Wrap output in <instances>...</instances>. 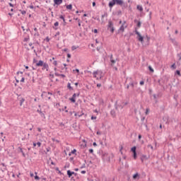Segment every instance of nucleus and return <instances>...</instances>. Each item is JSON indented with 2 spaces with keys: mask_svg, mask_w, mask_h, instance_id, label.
Masks as SVG:
<instances>
[{
  "mask_svg": "<svg viewBox=\"0 0 181 181\" xmlns=\"http://www.w3.org/2000/svg\"><path fill=\"white\" fill-rule=\"evenodd\" d=\"M115 5L121 6L122 9H127V8H128V3L124 2V0H112L108 4V6L110 9H112Z\"/></svg>",
  "mask_w": 181,
  "mask_h": 181,
  "instance_id": "1",
  "label": "nucleus"
},
{
  "mask_svg": "<svg viewBox=\"0 0 181 181\" xmlns=\"http://www.w3.org/2000/svg\"><path fill=\"white\" fill-rule=\"evenodd\" d=\"M107 29L110 30V32H111V33L115 32V28H114V23H112V21H108Z\"/></svg>",
  "mask_w": 181,
  "mask_h": 181,
  "instance_id": "2",
  "label": "nucleus"
},
{
  "mask_svg": "<svg viewBox=\"0 0 181 181\" xmlns=\"http://www.w3.org/2000/svg\"><path fill=\"white\" fill-rule=\"evenodd\" d=\"M135 33L138 36L137 39L139 42H141V43H144V37L141 35V33L136 30H135Z\"/></svg>",
  "mask_w": 181,
  "mask_h": 181,
  "instance_id": "3",
  "label": "nucleus"
},
{
  "mask_svg": "<svg viewBox=\"0 0 181 181\" xmlns=\"http://www.w3.org/2000/svg\"><path fill=\"white\" fill-rule=\"evenodd\" d=\"M108 158V153H102V159H103V162H105V160H106V162H110V157H109L108 158Z\"/></svg>",
  "mask_w": 181,
  "mask_h": 181,
  "instance_id": "4",
  "label": "nucleus"
},
{
  "mask_svg": "<svg viewBox=\"0 0 181 181\" xmlns=\"http://www.w3.org/2000/svg\"><path fill=\"white\" fill-rule=\"evenodd\" d=\"M125 23H127V21H124L122 24V25L120 26V28L118 30V32H122L124 33V31L125 30V29H127V28L128 27V25H125Z\"/></svg>",
  "mask_w": 181,
  "mask_h": 181,
  "instance_id": "5",
  "label": "nucleus"
},
{
  "mask_svg": "<svg viewBox=\"0 0 181 181\" xmlns=\"http://www.w3.org/2000/svg\"><path fill=\"white\" fill-rule=\"evenodd\" d=\"M131 152L133 153V158L134 160L136 159L137 158V154H136V146H133L132 148H131Z\"/></svg>",
  "mask_w": 181,
  "mask_h": 181,
  "instance_id": "6",
  "label": "nucleus"
},
{
  "mask_svg": "<svg viewBox=\"0 0 181 181\" xmlns=\"http://www.w3.org/2000/svg\"><path fill=\"white\" fill-rule=\"evenodd\" d=\"M80 96V93H74L72 97L71 98H69V100H71V103H76V97H79Z\"/></svg>",
  "mask_w": 181,
  "mask_h": 181,
  "instance_id": "7",
  "label": "nucleus"
},
{
  "mask_svg": "<svg viewBox=\"0 0 181 181\" xmlns=\"http://www.w3.org/2000/svg\"><path fill=\"white\" fill-rule=\"evenodd\" d=\"M66 175L68 176V177H71V176H73V175H74V176H77V173H74V171H71L70 170H68L66 171Z\"/></svg>",
  "mask_w": 181,
  "mask_h": 181,
  "instance_id": "8",
  "label": "nucleus"
},
{
  "mask_svg": "<svg viewBox=\"0 0 181 181\" xmlns=\"http://www.w3.org/2000/svg\"><path fill=\"white\" fill-rule=\"evenodd\" d=\"M126 81H129V86H130V87H132V88L135 87V83H134V81H132V78H127Z\"/></svg>",
  "mask_w": 181,
  "mask_h": 181,
  "instance_id": "9",
  "label": "nucleus"
},
{
  "mask_svg": "<svg viewBox=\"0 0 181 181\" xmlns=\"http://www.w3.org/2000/svg\"><path fill=\"white\" fill-rule=\"evenodd\" d=\"M37 112L40 114L41 118H43L44 119H46V115H45V112H42V110H37Z\"/></svg>",
  "mask_w": 181,
  "mask_h": 181,
  "instance_id": "10",
  "label": "nucleus"
},
{
  "mask_svg": "<svg viewBox=\"0 0 181 181\" xmlns=\"http://www.w3.org/2000/svg\"><path fill=\"white\" fill-rule=\"evenodd\" d=\"M42 70H46L47 71H49V64L46 62H44Z\"/></svg>",
  "mask_w": 181,
  "mask_h": 181,
  "instance_id": "11",
  "label": "nucleus"
},
{
  "mask_svg": "<svg viewBox=\"0 0 181 181\" xmlns=\"http://www.w3.org/2000/svg\"><path fill=\"white\" fill-rule=\"evenodd\" d=\"M44 64H45V62L40 60L38 62L36 63L35 66L37 67H42Z\"/></svg>",
  "mask_w": 181,
  "mask_h": 181,
  "instance_id": "12",
  "label": "nucleus"
},
{
  "mask_svg": "<svg viewBox=\"0 0 181 181\" xmlns=\"http://www.w3.org/2000/svg\"><path fill=\"white\" fill-rule=\"evenodd\" d=\"M63 4V0H54V5H62Z\"/></svg>",
  "mask_w": 181,
  "mask_h": 181,
  "instance_id": "13",
  "label": "nucleus"
},
{
  "mask_svg": "<svg viewBox=\"0 0 181 181\" xmlns=\"http://www.w3.org/2000/svg\"><path fill=\"white\" fill-rule=\"evenodd\" d=\"M149 159V157H148L147 155H142L141 157V162H144V160H148Z\"/></svg>",
  "mask_w": 181,
  "mask_h": 181,
  "instance_id": "14",
  "label": "nucleus"
},
{
  "mask_svg": "<svg viewBox=\"0 0 181 181\" xmlns=\"http://www.w3.org/2000/svg\"><path fill=\"white\" fill-rule=\"evenodd\" d=\"M170 40L172 42L173 45H174L175 46L178 45V43H177V41H176V39L170 37Z\"/></svg>",
  "mask_w": 181,
  "mask_h": 181,
  "instance_id": "15",
  "label": "nucleus"
},
{
  "mask_svg": "<svg viewBox=\"0 0 181 181\" xmlns=\"http://www.w3.org/2000/svg\"><path fill=\"white\" fill-rule=\"evenodd\" d=\"M97 74H98V72L97 71H93V77L95 78H96V80H101V76H100L99 78L98 77H97Z\"/></svg>",
  "mask_w": 181,
  "mask_h": 181,
  "instance_id": "16",
  "label": "nucleus"
},
{
  "mask_svg": "<svg viewBox=\"0 0 181 181\" xmlns=\"http://www.w3.org/2000/svg\"><path fill=\"white\" fill-rule=\"evenodd\" d=\"M59 19H62V21L64 22V26H66V25H67V23L66 22V19L64 18V16L61 15L59 16Z\"/></svg>",
  "mask_w": 181,
  "mask_h": 181,
  "instance_id": "17",
  "label": "nucleus"
},
{
  "mask_svg": "<svg viewBox=\"0 0 181 181\" xmlns=\"http://www.w3.org/2000/svg\"><path fill=\"white\" fill-rule=\"evenodd\" d=\"M139 177H141V175L138 173H136L134 175H133V179L134 180L139 179Z\"/></svg>",
  "mask_w": 181,
  "mask_h": 181,
  "instance_id": "18",
  "label": "nucleus"
},
{
  "mask_svg": "<svg viewBox=\"0 0 181 181\" xmlns=\"http://www.w3.org/2000/svg\"><path fill=\"white\" fill-rule=\"evenodd\" d=\"M18 149L20 152L22 153L23 158H26V154L25 153V152H23V149L22 148V147H18Z\"/></svg>",
  "mask_w": 181,
  "mask_h": 181,
  "instance_id": "19",
  "label": "nucleus"
},
{
  "mask_svg": "<svg viewBox=\"0 0 181 181\" xmlns=\"http://www.w3.org/2000/svg\"><path fill=\"white\" fill-rule=\"evenodd\" d=\"M134 23H137V28H141V25H142V23H141V21H138V20H134Z\"/></svg>",
  "mask_w": 181,
  "mask_h": 181,
  "instance_id": "20",
  "label": "nucleus"
},
{
  "mask_svg": "<svg viewBox=\"0 0 181 181\" xmlns=\"http://www.w3.org/2000/svg\"><path fill=\"white\" fill-rule=\"evenodd\" d=\"M136 8L140 12H142V11H144V8L141 5H137Z\"/></svg>",
  "mask_w": 181,
  "mask_h": 181,
  "instance_id": "21",
  "label": "nucleus"
},
{
  "mask_svg": "<svg viewBox=\"0 0 181 181\" xmlns=\"http://www.w3.org/2000/svg\"><path fill=\"white\" fill-rule=\"evenodd\" d=\"M23 103H25V98H21L20 99V107H22V105H23Z\"/></svg>",
  "mask_w": 181,
  "mask_h": 181,
  "instance_id": "22",
  "label": "nucleus"
},
{
  "mask_svg": "<svg viewBox=\"0 0 181 181\" xmlns=\"http://www.w3.org/2000/svg\"><path fill=\"white\" fill-rule=\"evenodd\" d=\"M54 26H55V27H53V29H54V30H57V26H59V21H57V22H55L54 23Z\"/></svg>",
  "mask_w": 181,
  "mask_h": 181,
  "instance_id": "23",
  "label": "nucleus"
},
{
  "mask_svg": "<svg viewBox=\"0 0 181 181\" xmlns=\"http://www.w3.org/2000/svg\"><path fill=\"white\" fill-rule=\"evenodd\" d=\"M67 88H69L70 91H72V90H74V88L71 87V83H67Z\"/></svg>",
  "mask_w": 181,
  "mask_h": 181,
  "instance_id": "24",
  "label": "nucleus"
},
{
  "mask_svg": "<svg viewBox=\"0 0 181 181\" xmlns=\"http://www.w3.org/2000/svg\"><path fill=\"white\" fill-rule=\"evenodd\" d=\"M118 60V59L117 58L116 59H112L110 61V62L112 63L111 64V66H114V64H115V63H117V61Z\"/></svg>",
  "mask_w": 181,
  "mask_h": 181,
  "instance_id": "25",
  "label": "nucleus"
},
{
  "mask_svg": "<svg viewBox=\"0 0 181 181\" xmlns=\"http://www.w3.org/2000/svg\"><path fill=\"white\" fill-rule=\"evenodd\" d=\"M75 117H78L80 118V117H83V115H84V113H80V112H78V113H75Z\"/></svg>",
  "mask_w": 181,
  "mask_h": 181,
  "instance_id": "26",
  "label": "nucleus"
},
{
  "mask_svg": "<svg viewBox=\"0 0 181 181\" xmlns=\"http://www.w3.org/2000/svg\"><path fill=\"white\" fill-rule=\"evenodd\" d=\"M66 9H69V11H71L73 9V5L72 4H69L66 6Z\"/></svg>",
  "mask_w": 181,
  "mask_h": 181,
  "instance_id": "27",
  "label": "nucleus"
},
{
  "mask_svg": "<svg viewBox=\"0 0 181 181\" xmlns=\"http://www.w3.org/2000/svg\"><path fill=\"white\" fill-rule=\"evenodd\" d=\"M35 176L34 177H35V180H40V177L39 176H37V172L35 173Z\"/></svg>",
  "mask_w": 181,
  "mask_h": 181,
  "instance_id": "28",
  "label": "nucleus"
},
{
  "mask_svg": "<svg viewBox=\"0 0 181 181\" xmlns=\"http://www.w3.org/2000/svg\"><path fill=\"white\" fill-rule=\"evenodd\" d=\"M1 136L2 139V142H4L5 141V138H6V136H4V132H1Z\"/></svg>",
  "mask_w": 181,
  "mask_h": 181,
  "instance_id": "29",
  "label": "nucleus"
},
{
  "mask_svg": "<svg viewBox=\"0 0 181 181\" xmlns=\"http://www.w3.org/2000/svg\"><path fill=\"white\" fill-rule=\"evenodd\" d=\"M110 115H112V117H115V110H112L111 111H110Z\"/></svg>",
  "mask_w": 181,
  "mask_h": 181,
  "instance_id": "30",
  "label": "nucleus"
},
{
  "mask_svg": "<svg viewBox=\"0 0 181 181\" xmlns=\"http://www.w3.org/2000/svg\"><path fill=\"white\" fill-rule=\"evenodd\" d=\"M175 74H177V76H179V77H181L180 70H177V71L175 72Z\"/></svg>",
  "mask_w": 181,
  "mask_h": 181,
  "instance_id": "31",
  "label": "nucleus"
},
{
  "mask_svg": "<svg viewBox=\"0 0 181 181\" xmlns=\"http://www.w3.org/2000/svg\"><path fill=\"white\" fill-rule=\"evenodd\" d=\"M29 40H30V37L29 35H27V37L24 38L23 42H29Z\"/></svg>",
  "mask_w": 181,
  "mask_h": 181,
  "instance_id": "32",
  "label": "nucleus"
},
{
  "mask_svg": "<svg viewBox=\"0 0 181 181\" xmlns=\"http://www.w3.org/2000/svg\"><path fill=\"white\" fill-rule=\"evenodd\" d=\"M85 163H83L80 169H84L86 168V163H87V160H84Z\"/></svg>",
  "mask_w": 181,
  "mask_h": 181,
  "instance_id": "33",
  "label": "nucleus"
},
{
  "mask_svg": "<svg viewBox=\"0 0 181 181\" xmlns=\"http://www.w3.org/2000/svg\"><path fill=\"white\" fill-rule=\"evenodd\" d=\"M44 94H45V96L47 97V100H51V97L47 95V92H44Z\"/></svg>",
  "mask_w": 181,
  "mask_h": 181,
  "instance_id": "34",
  "label": "nucleus"
},
{
  "mask_svg": "<svg viewBox=\"0 0 181 181\" xmlns=\"http://www.w3.org/2000/svg\"><path fill=\"white\" fill-rule=\"evenodd\" d=\"M125 105H128V102L122 103V106H121V108H124Z\"/></svg>",
  "mask_w": 181,
  "mask_h": 181,
  "instance_id": "35",
  "label": "nucleus"
},
{
  "mask_svg": "<svg viewBox=\"0 0 181 181\" xmlns=\"http://www.w3.org/2000/svg\"><path fill=\"white\" fill-rule=\"evenodd\" d=\"M116 15H117V16H119V15H122V11H121V10H119L117 13Z\"/></svg>",
  "mask_w": 181,
  "mask_h": 181,
  "instance_id": "36",
  "label": "nucleus"
},
{
  "mask_svg": "<svg viewBox=\"0 0 181 181\" xmlns=\"http://www.w3.org/2000/svg\"><path fill=\"white\" fill-rule=\"evenodd\" d=\"M177 59H178L179 62H180V60H181V52L177 54Z\"/></svg>",
  "mask_w": 181,
  "mask_h": 181,
  "instance_id": "37",
  "label": "nucleus"
},
{
  "mask_svg": "<svg viewBox=\"0 0 181 181\" xmlns=\"http://www.w3.org/2000/svg\"><path fill=\"white\" fill-rule=\"evenodd\" d=\"M76 49H78V46H76V45H73L72 47H71V50H76Z\"/></svg>",
  "mask_w": 181,
  "mask_h": 181,
  "instance_id": "38",
  "label": "nucleus"
},
{
  "mask_svg": "<svg viewBox=\"0 0 181 181\" xmlns=\"http://www.w3.org/2000/svg\"><path fill=\"white\" fill-rule=\"evenodd\" d=\"M148 70H149V71H151V73H153V68H152V66H148Z\"/></svg>",
  "mask_w": 181,
  "mask_h": 181,
  "instance_id": "39",
  "label": "nucleus"
},
{
  "mask_svg": "<svg viewBox=\"0 0 181 181\" xmlns=\"http://www.w3.org/2000/svg\"><path fill=\"white\" fill-rule=\"evenodd\" d=\"M19 11H20L23 15H26V11H25V10H19Z\"/></svg>",
  "mask_w": 181,
  "mask_h": 181,
  "instance_id": "40",
  "label": "nucleus"
},
{
  "mask_svg": "<svg viewBox=\"0 0 181 181\" xmlns=\"http://www.w3.org/2000/svg\"><path fill=\"white\" fill-rule=\"evenodd\" d=\"M108 16V13H105L103 15H102V18H107Z\"/></svg>",
  "mask_w": 181,
  "mask_h": 181,
  "instance_id": "41",
  "label": "nucleus"
},
{
  "mask_svg": "<svg viewBox=\"0 0 181 181\" xmlns=\"http://www.w3.org/2000/svg\"><path fill=\"white\" fill-rule=\"evenodd\" d=\"M21 77H22L21 80L20 81L21 83H25V77H23V76H21Z\"/></svg>",
  "mask_w": 181,
  "mask_h": 181,
  "instance_id": "42",
  "label": "nucleus"
},
{
  "mask_svg": "<svg viewBox=\"0 0 181 181\" xmlns=\"http://www.w3.org/2000/svg\"><path fill=\"white\" fill-rule=\"evenodd\" d=\"M36 144L38 148H40V146H42V143H40V141L37 142Z\"/></svg>",
  "mask_w": 181,
  "mask_h": 181,
  "instance_id": "43",
  "label": "nucleus"
},
{
  "mask_svg": "<svg viewBox=\"0 0 181 181\" xmlns=\"http://www.w3.org/2000/svg\"><path fill=\"white\" fill-rule=\"evenodd\" d=\"M171 69H173L174 70L176 69V64H173L171 65Z\"/></svg>",
  "mask_w": 181,
  "mask_h": 181,
  "instance_id": "44",
  "label": "nucleus"
},
{
  "mask_svg": "<svg viewBox=\"0 0 181 181\" xmlns=\"http://www.w3.org/2000/svg\"><path fill=\"white\" fill-rule=\"evenodd\" d=\"M33 45L35 46L40 45V42L39 41H36L35 42H33Z\"/></svg>",
  "mask_w": 181,
  "mask_h": 181,
  "instance_id": "45",
  "label": "nucleus"
},
{
  "mask_svg": "<svg viewBox=\"0 0 181 181\" xmlns=\"http://www.w3.org/2000/svg\"><path fill=\"white\" fill-rule=\"evenodd\" d=\"M17 76H19V74H23V71H18L16 73Z\"/></svg>",
  "mask_w": 181,
  "mask_h": 181,
  "instance_id": "46",
  "label": "nucleus"
},
{
  "mask_svg": "<svg viewBox=\"0 0 181 181\" xmlns=\"http://www.w3.org/2000/svg\"><path fill=\"white\" fill-rule=\"evenodd\" d=\"M139 84H140V86H144V84H145V81H141L139 82Z\"/></svg>",
  "mask_w": 181,
  "mask_h": 181,
  "instance_id": "47",
  "label": "nucleus"
},
{
  "mask_svg": "<svg viewBox=\"0 0 181 181\" xmlns=\"http://www.w3.org/2000/svg\"><path fill=\"white\" fill-rule=\"evenodd\" d=\"M89 153H94V150L93 148H90Z\"/></svg>",
  "mask_w": 181,
  "mask_h": 181,
  "instance_id": "48",
  "label": "nucleus"
},
{
  "mask_svg": "<svg viewBox=\"0 0 181 181\" xmlns=\"http://www.w3.org/2000/svg\"><path fill=\"white\" fill-rule=\"evenodd\" d=\"M119 152H121V153H122V149H124V147L122 146H119Z\"/></svg>",
  "mask_w": 181,
  "mask_h": 181,
  "instance_id": "49",
  "label": "nucleus"
},
{
  "mask_svg": "<svg viewBox=\"0 0 181 181\" xmlns=\"http://www.w3.org/2000/svg\"><path fill=\"white\" fill-rule=\"evenodd\" d=\"M60 74H59V73H57V72H55V73H54V75H55L57 77H60Z\"/></svg>",
  "mask_w": 181,
  "mask_h": 181,
  "instance_id": "50",
  "label": "nucleus"
},
{
  "mask_svg": "<svg viewBox=\"0 0 181 181\" xmlns=\"http://www.w3.org/2000/svg\"><path fill=\"white\" fill-rule=\"evenodd\" d=\"M76 152H77V150L74 149V150H72V151H71V153L74 154V153H76Z\"/></svg>",
  "mask_w": 181,
  "mask_h": 181,
  "instance_id": "51",
  "label": "nucleus"
},
{
  "mask_svg": "<svg viewBox=\"0 0 181 181\" xmlns=\"http://www.w3.org/2000/svg\"><path fill=\"white\" fill-rule=\"evenodd\" d=\"M147 146H148V148H151V149H153V146H152L151 144H148Z\"/></svg>",
  "mask_w": 181,
  "mask_h": 181,
  "instance_id": "52",
  "label": "nucleus"
},
{
  "mask_svg": "<svg viewBox=\"0 0 181 181\" xmlns=\"http://www.w3.org/2000/svg\"><path fill=\"white\" fill-rule=\"evenodd\" d=\"M90 119H97V117L91 116Z\"/></svg>",
  "mask_w": 181,
  "mask_h": 181,
  "instance_id": "53",
  "label": "nucleus"
},
{
  "mask_svg": "<svg viewBox=\"0 0 181 181\" xmlns=\"http://www.w3.org/2000/svg\"><path fill=\"white\" fill-rule=\"evenodd\" d=\"M59 127H64V124L63 122H59Z\"/></svg>",
  "mask_w": 181,
  "mask_h": 181,
  "instance_id": "54",
  "label": "nucleus"
},
{
  "mask_svg": "<svg viewBox=\"0 0 181 181\" xmlns=\"http://www.w3.org/2000/svg\"><path fill=\"white\" fill-rule=\"evenodd\" d=\"M45 40H46V42H50V38H49V37H47L45 38Z\"/></svg>",
  "mask_w": 181,
  "mask_h": 181,
  "instance_id": "55",
  "label": "nucleus"
},
{
  "mask_svg": "<svg viewBox=\"0 0 181 181\" xmlns=\"http://www.w3.org/2000/svg\"><path fill=\"white\" fill-rule=\"evenodd\" d=\"M67 57H68V59H71V54L68 53L67 54Z\"/></svg>",
  "mask_w": 181,
  "mask_h": 181,
  "instance_id": "56",
  "label": "nucleus"
},
{
  "mask_svg": "<svg viewBox=\"0 0 181 181\" xmlns=\"http://www.w3.org/2000/svg\"><path fill=\"white\" fill-rule=\"evenodd\" d=\"M53 64L54 66H57V61H54Z\"/></svg>",
  "mask_w": 181,
  "mask_h": 181,
  "instance_id": "57",
  "label": "nucleus"
},
{
  "mask_svg": "<svg viewBox=\"0 0 181 181\" xmlns=\"http://www.w3.org/2000/svg\"><path fill=\"white\" fill-rule=\"evenodd\" d=\"M150 110L149 108H146V114L148 115V113L149 112Z\"/></svg>",
  "mask_w": 181,
  "mask_h": 181,
  "instance_id": "58",
  "label": "nucleus"
},
{
  "mask_svg": "<svg viewBox=\"0 0 181 181\" xmlns=\"http://www.w3.org/2000/svg\"><path fill=\"white\" fill-rule=\"evenodd\" d=\"M158 85H159V86H162V83H160V79H158Z\"/></svg>",
  "mask_w": 181,
  "mask_h": 181,
  "instance_id": "59",
  "label": "nucleus"
},
{
  "mask_svg": "<svg viewBox=\"0 0 181 181\" xmlns=\"http://www.w3.org/2000/svg\"><path fill=\"white\" fill-rule=\"evenodd\" d=\"M69 160H70L71 162H73V160H74V157H71V158H69Z\"/></svg>",
  "mask_w": 181,
  "mask_h": 181,
  "instance_id": "60",
  "label": "nucleus"
},
{
  "mask_svg": "<svg viewBox=\"0 0 181 181\" xmlns=\"http://www.w3.org/2000/svg\"><path fill=\"white\" fill-rule=\"evenodd\" d=\"M50 149H51L50 147L47 148H46L47 152H50Z\"/></svg>",
  "mask_w": 181,
  "mask_h": 181,
  "instance_id": "61",
  "label": "nucleus"
},
{
  "mask_svg": "<svg viewBox=\"0 0 181 181\" xmlns=\"http://www.w3.org/2000/svg\"><path fill=\"white\" fill-rule=\"evenodd\" d=\"M59 35H60V32H57L54 36H55V37H56V36H59Z\"/></svg>",
  "mask_w": 181,
  "mask_h": 181,
  "instance_id": "62",
  "label": "nucleus"
},
{
  "mask_svg": "<svg viewBox=\"0 0 181 181\" xmlns=\"http://www.w3.org/2000/svg\"><path fill=\"white\" fill-rule=\"evenodd\" d=\"M93 32H94V33H98V30L94 29Z\"/></svg>",
  "mask_w": 181,
  "mask_h": 181,
  "instance_id": "63",
  "label": "nucleus"
},
{
  "mask_svg": "<svg viewBox=\"0 0 181 181\" xmlns=\"http://www.w3.org/2000/svg\"><path fill=\"white\" fill-rule=\"evenodd\" d=\"M96 134H97V135H101V132L98 131V132H96Z\"/></svg>",
  "mask_w": 181,
  "mask_h": 181,
  "instance_id": "64",
  "label": "nucleus"
}]
</instances>
